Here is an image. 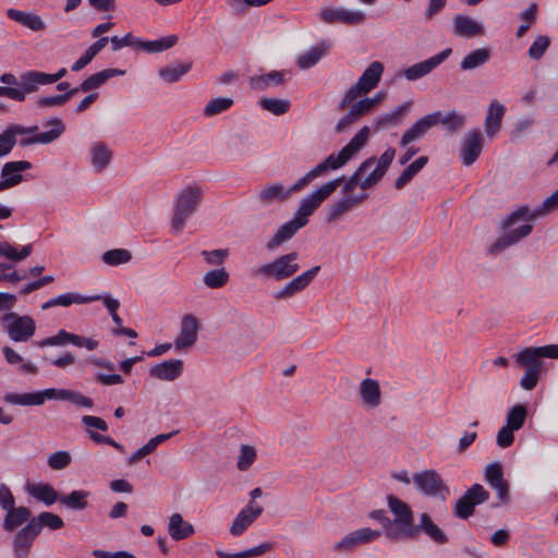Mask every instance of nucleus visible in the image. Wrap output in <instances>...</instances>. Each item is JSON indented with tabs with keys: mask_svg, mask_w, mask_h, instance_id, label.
<instances>
[{
	"mask_svg": "<svg viewBox=\"0 0 558 558\" xmlns=\"http://www.w3.org/2000/svg\"><path fill=\"white\" fill-rule=\"evenodd\" d=\"M549 45L550 40L547 36H537L527 50L529 57L533 60H539L545 54Z\"/></svg>",
	"mask_w": 558,
	"mask_h": 558,
	"instance_id": "obj_61",
	"label": "nucleus"
},
{
	"mask_svg": "<svg viewBox=\"0 0 558 558\" xmlns=\"http://www.w3.org/2000/svg\"><path fill=\"white\" fill-rule=\"evenodd\" d=\"M492 58V50L486 47L477 48L464 56L460 62L462 71H472L485 65Z\"/></svg>",
	"mask_w": 558,
	"mask_h": 558,
	"instance_id": "obj_42",
	"label": "nucleus"
},
{
	"mask_svg": "<svg viewBox=\"0 0 558 558\" xmlns=\"http://www.w3.org/2000/svg\"><path fill=\"white\" fill-rule=\"evenodd\" d=\"M32 518V512L27 507H14L7 511L2 527L7 532H13L24 523H27Z\"/></svg>",
	"mask_w": 558,
	"mask_h": 558,
	"instance_id": "obj_41",
	"label": "nucleus"
},
{
	"mask_svg": "<svg viewBox=\"0 0 558 558\" xmlns=\"http://www.w3.org/2000/svg\"><path fill=\"white\" fill-rule=\"evenodd\" d=\"M168 531L170 536L175 541L185 539L195 532L194 526L185 522L180 513H173L170 517Z\"/></svg>",
	"mask_w": 558,
	"mask_h": 558,
	"instance_id": "obj_43",
	"label": "nucleus"
},
{
	"mask_svg": "<svg viewBox=\"0 0 558 558\" xmlns=\"http://www.w3.org/2000/svg\"><path fill=\"white\" fill-rule=\"evenodd\" d=\"M53 397V388H48L45 390H38L34 392H25V393H15L10 392L3 397L4 402L12 405H41L46 400H52Z\"/></svg>",
	"mask_w": 558,
	"mask_h": 558,
	"instance_id": "obj_24",
	"label": "nucleus"
},
{
	"mask_svg": "<svg viewBox=\"0 0 558 558\" xmlns=\"http://www.w3.org/2000/svg\"><path fill=\"white\" fill-rule=\"evenodd\" d=\"M489 499V493L481 485H472L456 502L453 513L457 518L466 520L474 514L477 505Z\"/></svg>",
	"mask_w": 558,
	"mask_h": 558,
	"instance_id": "obj_11",
	"label": "nucleus"
},
{
	"mask_svg": "<svg viewBox=\"0 0 558 558\" xmlns=\"http://www.w3.org/2000/svg\"><path fill=\"white\" fill-rule=\"evenodd\" d=\"M330 49V44L326 40L320 41L316 46L311 47L307 51L298 57L296 64L302 70H307L318 63Z\"/></svg>",
	"mask_w": 558,
	"mask_h": 558,
	"instance_id": "obj_37",
	"label": "nucleus"
},
{
	"mask_svg": "<svg viewBox=\"0 0 558 558\" xmlns=\"http://www.w3.org/2000/svg\"><path fill=\"white\" fill-rule=\"evenodd\" d=\"M99 300H100L99 295L85 296L77 292H68V293L58 295L59 306H63V307L71 306L72 304H86V303H90V302H95V301H99Z\"/></svg>",
	"mask_w": 558,
	"mask_h": 558,
	"instance_id": "obj_55",
	"label": "nucleus"
},
{
	"mask_svg": "<svg viewBox=\"0 0 558 558\" xmlns=\"http://www.w3.org/2000/svg\"><path fill=\"white\" fill-rule=\"evenodd\" d=\"M505 112L506 107L500 101L496 99L490 101L484 121L487 136L494 137L499 132Z\"/></svg>",
	"mask_w": 558,
	"mask_h": 558,
	"instance_id": "obj_32",
	"label": "nucleus"
},
{
	"mask_svg": "<svg viewBox=\"0 0 558 558\" xmlns=\"http://www.w3.org/2000/svg\"><path fill=\"white\" fill-rule=\"evenodd\" d=\"M203 198V190L197 185H187L182 189L173 201L172 231L181 232L189 218L197 210Z\"/></svg>",
	"mask_w": 558,
	"mask_h": 558,
	"instance_id": "obj_4",
	"label": "nucleus"
},
{
	"mask_svg": "<svg viewBox=\"0 0 558 558\" xmlns=\"http://www.w3.org/2000/svg\"><path fill=\"white\" fill-rule=\"evenodd\" d=\"M89 160L95 172H104L111 163L113 151L108 144L104 142H95L89 147Z\"/></svg>",
	"mask_w": 558,
	"mask_h": 558,
	"instance_id": "obj_29",
	"label": "nucleus"
},
{
	"mask_svg": "<svg viewBox=\"0 0 558 558\" xmlns=\"http://www.w3.org/2000/svg\"><path fill=\"white\" fill-rule=\"evenodd\" d=\"M303 227H305L304 221H300L295 216H293L291 220L279 227L272 238L268 241L267 248L269 251L277 248L282 243L292 239L294 234Z\"/></svg>",
	"mask_w": 558,
	"mask_h": 558,
	"instance_id": "obj_31",
	"label": "nucleus"
},
{
	"mask_svg": "<svg viewBox=\"0 0 558 558\" xmlns=\"http://www.w3.org/2000/svg\"><path fill=\"white\" fill-rule=\"evenodd\" d=\"M485 480L496 490L499 500L506 504L508 501L509 487L504 478L502 466L499 462H493L486 466Z\"/></svg>",
	"mask_w": 558,
	"mask_h": 558,
	"instance_id": "obj_25",
	"label": "nucleus"
},
{
	"mask_svg": "<svg viewBox=\"0 0 558 558\" xmlns=\"http://www.w3.org/2000/svg\"><path fill=\"white\" fill-rule=\"evenodd\" d=\"M178 43L177 35L166 36L156 40L144 41L140 39L138 50L149 53L161 52L173 47Z\"/></svg>",
	"mask_w": 558,
	"mask_h": 558,
	"instance_id": "obj_48",
	"label": "nucleus"
},
{
	"mask_svg": "<svg viewBox=\"0 0 558 558\" xmlns=\"http://www.w3.org/2000/svg\"><path fill=\"white\" fill-rule=\"evenodd\" d=\"M453 28L456 35L465 38L484 34V26L482 23L461 14L453 17Z\"/></svg>",
	"mask_w": 558,
	"mask_h": 558,
	"instance_id": "obj_36",
	"label": "nucleus"
},
{
	"mask_svg": "<svg viewBox=\"0 0 558 558\" xmlns=\"http://www.w3.org/2000/svg\"><path fill=\"white\" fill-rule=\"evenodd\" d=\"M191 63H175L159 70V77L168 84L180 81L190 70Z\"/></svg>",
	"mask_w": 558,
	"mask_h": 558,
	"instance_id": "obj_49",
	"label": "nucleus"
},
{
	"mask_svg": "<svg viewBox=\"0 0 558 558\" xmlns=\"http://www.w3.org/2000/svg\"><path fill=\"white\" fill-rule=\"evenodd\" d=\"M25 490L31 497L46 506H51L54 502L60 501L58 492L48 483L27 484Z\"/></svg>",
	"mask_w": 558,
	"mask_h": 558,
	"instance_id": "obj_34",
	"label": "nucleus"
},
{
	"mask_svg": "<svg viewBox=\"0 0 558 558\" xmlns=\"http://www.w3.org/2000/svg\"><path fill=\"white\" fill-rule=\"evenodd\" d=\"M367 198L366 193L362 194H343L340 198L332 202L326 208V220L328 222H333L357 206L362 204Z\"/></svg>",
	"mask_w": 558,
	"mask_h": 558,
	"instance_id": "obj_16",
	"label": "nucleus"
},
{
	"mask_svg": "<svg viewBox=\"0 0 558 558\" xmlns=\"http://www.w3.org/2000/svg\"><path fill=\"white\" fill-rule=\"evenodd\" d=\"M289 72L270 71L266 74L254 75L250 77L248 84L255 92H265L270 88L281 86L286 83Z\"/></svg>",
	"mask_w": 558,
	"mask_h": 558,
	"instance_id": "obj_28",
	"label": "nucleus"
},
{
	"mask_svg": "<svg viewBox=\"0 0 558 558\" xmlns=\"http://www.w3.org/2000/svg\"><path fill=\"white\" fill-rule=\"evenodd\" d=\"M50 126L49 131L38 132L37 125L24 126L22 124H10L0 133V158L8 156L19 143L21 147L32 145H48L61 137L65 132V125L58 117L50 118L44 123Z\"/></svg>",
	"mask_w": 558,
	"mask_h": 558,
	"instance_id": "obj_3",
	"label": "nucleus"
},
{
	"mask_svg": "<svg viewBox=\"0 0 558 558\" xmlns=\"http://www.w3.org/2000/svg\"><path fill=\"white\" fill-rule=\"evenodd\" d=\"M343 180L344 177L341 175L331 181H328L302 198L300 206L294 214L296 219L304 221V225L306 226L310 216H312L314 211L322 205V203L337 190Z\"/></svg>",
	"mask_w": 558,
	"mask_h": 558,
	"instance_id": "obj_8",
	"label": "nucleus"
},
{
	"mask_svg": "<svg viewBox=\"0 0 558 558\" xmlns=\"http://www.w3.org/2000/svg\"><path fill=\"white\" fill-rule=\"evenodd\" d=\"M39 533L36 526L28 521L13 538V553L16 558H28L32 546Z\"/></svg>",
	"mask_w": 558,
	"mask_h": 558,
	"instance_id": "obj_23",
	"label": "nucleus"
},
{
	"mask_svg": "<svg viewBox=\"0 0 558 558\" xmlns=\"http://www.w3.org/2000/svg\"><path fill=\"white\" fill-rule=\"evenodd\" d=\"M74 95H76V89H70L60 95L39 97L36 105L39 108L59 107L69 101Z\"/></svg>",
	"mask_w": 558,
	"mask_h": 558,
	"instance_id": "obj_56",
	"label": "nucleus"
},
{
	"mask_svg": "<svg viewBox=\"0 0 558 558\" xmlns=\"http://www.w3.org/2000/svg\"><path fill=\"white\" fill-rule=\"evenodd\" d=\"M381 536V532L371 527H362L344 535L333 545V549L338 551H350L355 547L368 544Z\"/></svg>",
	"mask_w": 558,
	"mask_h": 558,
	"instance_id": "obj_17",
	"label": "nucleus"
},
{
	"mask_svg": "<svg viewBox=\"0 0 558 558\" xmlns=\"http://www.w3.org/2000/svg\"><path fill=\"white\" fill-rule=\"evenodd\" d=\"M253 148L252 140L246 135H235L228 143V149L233 156L251 154Z\"/></svg>",
	"mask_w": 558,
	"mask_h": 558,
	"instance_id": "obj_51",
	"label": "nucleus"
},
{
	"mask_svg": "<svg viewBox=\"0 0 558 558\" xmlns=\"http://www.w3.org/2000/svg\"><path fill=\"white\" fill-rule=\"evenodd\" d=\"M256 459V450L252 446L243 445L238 459V468L241 471L247 470Z\"/></svg>",
	"mask_w": 558,
	"mask_h": 558,
	"instance_id": "obj_63",
	"label": "nucleus"
},
{
	"mask_svg": "<svg viewBox=\"0 0 558 558\" xmlns=\"http://www.w3.org/2000/svg\"><path fill=\"white\" fill-rule=\"evenodd\" d=\"M90 493L83 489L72 490L68 495L60 496V504L74 511H82L88 507Z\"/></svg>",
	"mask_w": 558,
	"mask_h": 558,
	"instance_id": "obj_44",
	"label": "nucleus"
},
{
	"mask_svg": "<svg viewBox=\"0 0 558 558\" xmlns=\"http://www.w3.org/2000/svg\"><path fill=\"white\" fill-rule=\"evenodd\" d=\"M263 513V507L255 501H250L235 515L230 526V534L234 537L241 536Z\"/></svg>",
	"mask_w": 558,
	"mask_h": 558,
	"instance_id": "obj_20",
	"label": "nucleus"
},
{
	"mask_svg": "<svg viewBox=\"0 0 558 558\" xmlns=\"http://www.w3.org/2000/svg\"><path fill=\"white\" fill-rule=\"evenodd\" d=\"M415 538L420 533H424L434 543L444 545L448 543L447 534L433 521L432 517L423 512L420 514L418 523L414 524Z\"/></svg>",
	"mask_w": 558,
	"mask_h": 558,
	"instance_id": "obj_27",
	"label": "nucleus"
},
{
	"mask_svg": "<svg viewBox=\"0 0 558 558\" xmlns=\"http://www.w3.org/2000/svg\"><path fill=\"white\" fill-rule=\"evenodd\" d=\"M29 521L32 524H34V526H36V531L39 534L43 527L57 531L64 526V521L60 515L48 511L40 512L37 517H33Z\"/></svg>",
	"mask_w": 558,
	"mask_h": 558,
	"instance_id": "obj_45",
	"label": "nucleus"
},
{
	"mask_svg": "<svg viewBox=\"0 0 558 558\" xmlns=\"http://www.w3.org/2000/svg\"><path fill=\"white\" fill-rule=\"evenodd\" d=\"M111 48L113 51H118L123 47H132L138 49L140 38L128 33L123 37L112 36L110 37Z\"/></svg>",
	"mask_w": 558,
	"mask_h": 558,
	"instance_id": "obj_62",
	"label": "nucleus"
},
{
	"mask_svg": "<svg viewBox=\"0 0 558 558\" xmlns=\"http://www.w3.org/2000/svg\"><path fill=\"white\" fill-rule=\"evenodd\" d=\"M557 208L558 189L533 210L526 205L520 206L502 220L501 227L502 229L508 230V232L496 240V242L490 246L489 252L492 254L499 253L507 247L517 244L532 232L533 226L531 223L522 225L519 228H512L518 221L525 220L531 222L539 217L546 216Z\"/></svg>",
	"mask_w": 558,
	"mask_h": 558,
	"instance_id": "obj_2",
	"label": "nucleus"
},
{
	"mask_svg": "<svg viewBox=\"0 0 558 558\" xmlns=\"http://www.w3.org/2000/svg\"><path fill=\"white\" fill-rule=\"evenodd\" d=\"M72 462V456L66 450H59L51 453L47 459V464L51 470L61 471L68 468Z\"/></svg>",
	"mask_w": 558,
	"mask_h": 558,
	"instance_id": "obj_59",
	"label": "nucleus"
},
{
	"mask_svg": "<svg viewBox=\"0 0 558 558\" xmlns=\"http://www.w3.org/2000/svg\"><path fill=\"white\" fill-rule=\"evenodd\" d=\"M542 357L558 359V344L525 348L515 355V361L525 368H542Z\"/></svg>",
	"mask_w": 558,
	"mask_h": 558,
	"instance_id": "obj_13",
	"label": "nucleus"
},
{
	"mask_svg": "<svg viewBox=\"0 0 558 558\" xmlns=\"http://www.w3.org/2000/svg\"><path fill=\"white\" fill-rule=\"evenodd\" d=\"M428 162L426 156H421L412 163H410L396 179L395 187L397 190L403 189Z\"/></svg>",
	"mask_w": 558,
	"mask_h": 558,
	"instance_id": "obj_46",
	"label": "nucleus"
},
{
	"mask_svg": "<svg viewBox=\"0 0 558 558\" xmlns=\"http://www.w3.org/2000/svg\"><path fill=\"white\" fill-rule=\"evenodd\" d=\"M387 506L393 515V519H390V526L393 532L392 541L414 539L415 523L411 507L393 495H388Z\"/></svg>",
	"mask_w": 558,
	"mask_h": 558,
	"instance_id": "obj_5",
	"label": "nucleus"
},
{
	"mask_svg": "<svg viewBox=\"0 0 558 558\" xmlns=\"http://www.w3.org/2000/svg\"><path fill=\"white\" fill-rule=\"evenodd\" d=\"M233 99L229 97L213 98L204 108V116L214 117L220 114L231 108Z\"/></svg>",
	"mask_w": 558,
	"mask_h": 558,
	"instance_id": "obj_54",
	"label": "nucleus"
},
{
	"mask_svg": "<svg viewBox=\"0 0 558 558\" xmlns=\"http://www.w3.org/2000/svg\"><path fill=\"white\" fill-rule=\"evenodd\" d=\"M77 335L71 333L64 329H61L57 332V335L47 337L40 341H38L36 344L39 348H46V347H61L65 345L68 343H71L75 345V341H77Z\"/></svg>",
	"mask_w": 558,
	"mask_h": 558,
	"instance_id": "obj_50",
	"label": "nucleus"
},
{
	"mask_svg": "<svg viewBox=\"0 0 558 558\" xmlns=\"http://www.w3.org/2000/svg\"><path fill=\"white\" fill-rule=\"evenodd\" d=\"M320 270V266H314L311 269L302 272L301 275L294 277L288 283H286L281 289L277 290L274 293V298L276 300H288L295 294L304 291L310 283L314 280L317 274Z\"/></svg>",
	"mask_w": 558,
	"mask_h": 558,
	"instance_id": "obj_18",
	"label": "nucleus"
},
{
	"mask_svg": "<svg viewBox=\"0 0 558 558\" xmlns=\"http://www.w3.org/2000/svg\"><path fill=\"white\" fill-rule=\"evenodd\" d=\"M484 137L480 130L466 132L462 138L460 157L464 166L473 165L482 153Z\"/></svg>",
	"mask_w": 558,
	"mask_h": 558,
	"instance_id": "obj_19",
	"label": "nucleus"
},
{
	"mask_svg": "<svg viewBox=\"0 0 558 558\" xmlns=\"http://www.w3.org/2000/svg\"><path fill=\"white\" fill-rule=\"evenodd\" d=\"M298 258L296 252L278 256L274 260L259 266L254 270V274L262 278L274 279L275 281L286 280L299 271Z\"/></svg>",
	"mask_w": 558,
	"mask_h": 558,
	"instance_id": "obj_6",
	"label": "nucleus"
},
{
	"mask_svg": "<svg viewBox=\"0 0 558 558\" xmlns=\"http://www.w3.org/2000/svg\"><path fill=\"white\" fill-rule=\"evenodd\" d=\"M368 137L369 128L363 126L338 154H330L289 189H284L281 183L264 186L258 193L259 202L266 206L275 202L286 201L292 193L304 189L315 179L324 177L327 171L342 168L367 144Z\"/></svg>",
	"mask_w": 558,
	"mask_h": 558,
	"instance_id": "obj_1",
	"label": "nucleus"
},
{
	"mask_svg": "<svg viewBox=\"0 0 558 558\" xmlns=\"http://www.w3.org/2000/svg\"><path fill=\"white\" fill-rule=\"evenodd\" d=\"M102 262L107 265L118 266L121 264L129 263L132 258L130 251L124 248H114L107 251L102 254Z\"/></svg>",
	"mask_w": 558,
	"mask_h": 558,
	"instance_id": "obj_58",
	"label": "nucleus"
},
{
	"mask_svg": "<svg viewBox=\"0 0 558 558\" xmlns=\"http://www.w3.org/2000/svg\"><path fill=\"white\" fill-rule=\"evenodd\" d=\"M183 373V361L180 359H170L155 364L149 368V375L156 379L173 381Z\"/></svg>",
	"mask_w": 558,
	"mask_h": 558,
	"instance_id": "obj_26",
	"label": "nucleus"
},
{
	"mask_svg": "<svg viewBox=\"0 0 558 558\" xmlns=\"http://www.w3.org/2000/svg\"><path fill=\"white\" fill-rule=\"evenodd\" d=\"M229 274L225 268H216L204 275L203 281L205 286L211 289H218L227 284Z\"/></svg>",
	"mask_w": 558,
	"mask_h": 558,
	"instance_id": "obj_53",
	"label": "nucleus"
},
{
	"mask_svg": "<svg viewBox=\"0 0 558 558\" xmlns=\"http://www.w3.org/2000/svg\"><path fill=\"white\" fill-rule=\"evenodd\" d=\"M451 53L452 49L446 48L441 52L407 68L403 70L402 75L408 81H417L433 72L437 66L445 62Z\"/></svg>",
	"mask_w": 558,
	"mask_h": 558,
	"instance_id": "obj_15",
	"label": "nucleus"
},
{
	"mask_svg": "<svg viewBox=\"0 0 558 558\" xmlns=\"http://www.w3.org/2000/svg\"><path fill=\"white\" fill-rule=\"evenodd\" d=\"M31 253H32V244L23 246L21 252H17V250L15 247H13L12 245H10L7 242L0 244V255L4 256L11 260H15V262L23 260L26 257H28L31 255Z\"/></svg>",
	"mask_w": 558,
	"mask_h": 558,
	"instance_id": "obj_60",
	"label": "nucleus"
},
{
	"mask_svg": "<svg viewBox=\"0 0 558 558\" xmlns=\"http://www.w3.org/2000/svg\"><path fill=\"white\" fill-rule=\"evenodd\" d=\"M318 17L326 24L341 23L347 25H360L364 23L366 15L361 10L345 8L326 7L320 10Z\"/></svg>",
	"mask_w": 558,
	"mask_h": 558,
	"instance_id": "obj_12",
	"label": "nucleus"
},
{
	"mask_svg": "<svg viewBox=\"0 0 558 558\" xmlns=\"http://www.w3.org/2000/svg\"><path fill=\"white\" fill-rule=\"evenodd\" d=\"M1 324L8 337L14 342H26L36 331V323L33 317L15 312L5 313L1 317Z\"/></svg>",
	"mask_w": 558,
	"mask_h": 558,
	"instance_id": "obj_9",
	"label": "nucleus"
},
{
	"mask_svg": "<svg viewBox=\"0 0 558 558\" xmlns=\"http://www.w3.org/2000/svg\"><path fill=\"white\" fill-rule=\"evenodd\" d=\"M440 122V111L426 114L413 123L402 135L400 146L407 147L412 142L423 137L430 128Z\"/></svg>",
	"mask_w": 558,
	"mask_h": 558,
	"instance_id": "obj_21",
	"label": "nucleus"
},
{
	"mask_svg": "<svg viewBox=\"0 0 558 558\" xmlns=\"http://www.w3.org/2000/svg\"><path fill=\"white\" fill-rule=\"evenodd\" d=\"M198 329V319L192 314L184 315L181 320L179 336L174 340L175 350L181 351L193 347L197 341Z\"/></svg>",
	"mask_w": 558,
	"mask_h": 558,
	"instance_id": "obj_22",
	"label": "nucleus"
},
{
	"mask_svg": "<svg viewBox=\"0 0 558 558\" xmlns=\"http://www.w3.org/2000/svg\"><path fill=\"white\" fill-rule=\"evenodd\" d=\"M259 106L263 110L269 111L275 116H281L289 111L291 104L288 99L262 98Z\"/></svg>",
	"mask_w": 558,
	"mask_h": 558,
	"instance_id": "obj_52",
	"label": "nucleus"
},
{
	"mask_svg": "<svg viewBox=\"0 0 558 558\" xmlns=\"http://www.w3.org/2000/svg\"><path fill=\"white\" fill-rule=\"evenodd\" d=\"M525 418L526 408L522 404H517L509 410L506 425L512 429L519 430L523 426Z\"/></svg>",
	"mask_w": 558,
	"mask_h": 558,
	"instance_id": "obj_57",
	"label": "nucleus"
},
{
	"mask_svg": "<svg viewBox=\"0 0 558 558\" xmlns=\"http://www.w3.org/2000/svg\"><path fill=\"white\" fill-rule=\"evenodd\" d=\"M412 482L417 490L426 497L445 501L450 495L448 485L435 470H424L415 473Z\"/></svg>",
	"mask_w": 558,
	"mask_h": 558,
	"instance_id": "obj_10",
	"label": "nucleus"
},
{
	"mask_svg": "<svg viewBox=\"0 0 558 558\" xmlns=\"http://www.w3.org/2000/svg\"><path fill=\"white\" fill-rule=\"evenodd\" d=\"M384 73V65L379 61L372 62L359 77L357 82L353 84L343 95L341 101L339 102L340 109L347 108L349 105L353 102L355 98H357L362 94H367L372 89H374Z\"/></svg>",
	"mask_w": 558,
	"mask_h": 558,
	"instance_id": "obj_7",
	"label": "nucleus"
},
{
	"mask_svg": "<svg viewBox=\"0 0 558 558\" xmlns=\"http://www.w3.org/2000/svg\"><path fill=\"white\" fill-rule=\"evenodd\" d=\"M395 156L396 149L392 147L387 148L379 157L376 168L365 177V181L362 185L364 187L375 186L388 171Z\"/></svg>",
	"mask_w": 558,
	"mask_h": 558,
	"instance_id": "obj_30",
	"label": "nucleus"
},
{
	"mask_svg": "<svg viewBox=\"0 0 558 558\" xmlns=\"http://www.w3.org/2000/svg\"><path fill=\"white\" fill-rule=\"evenodd\" d=\"M52 400H66L77 407L87 408V409H90L94 407V401L90 398L85 397L81 392L70 390V389L53 388Z\"/></svg>",
	"mask_w": 558,
	"mask_h": 558,
	"instance_id": "obj_47",
	"label": "nucleus"
},
{
	"mask_svg": "<svg viewBox=\"0 0 558 558\" xmlns=\"http://www.w3.org/2000/svg\"><path fill=\"white\" fill-rule=\"evenodd\" d=\"M376 163V158L373 156V157H368L367 159H365L359 167L357 169L353 172V174L347 179L342 185V193L348 195V194H353V191L355 190V187H360L361 190L363 191H366L368 190L369 187H364L362 184L363 182L365 181V177L362 178L368 170H371V168H373V166Z\"/></svg>",
	"mask_w": 558,
	"mask_h": 558,
	"instance_id": "obj_33",
	"label": "nucleus"
},
{
	"mask_svg": "<svg viewBox=\"0 0 558 558\" xmlns=\"http://www.w3.org/2000/svg\"><path fill=\"white\" fill-rule=\"evenodd\" d=\"M33 168L32 162L27 160L8 161L1 167L0 171V193L17 186L26 179L23 172Z\"/></svg>",
	"mask_w": 558,
	"mask_h": 558,
	"instance_id": "obj_14",
	"label": "nucleus"
},
{
	"mask_svg": "<svg viewBox=\"0 0 558 558\" xmlns=\"http://www.w3.org/2000/svg\"><path fill=\"white\" fill-rule=\"evenodd\" d=\"M439 123L444 124L449 131L454 132L464 125L465 118L464 116L457 112H450L446 116H442L440 112Z\"/></svg>",
	"mask_w": 558,
	"mask_h": 558,
	"instance_id": "obj_64",
	"label": "nucleus"
},
{
	"mask_svg": "<svg viewBox=\"0 0 558 558\" xmlns=\"http://www.w3.org/2000/svg\"><path fill=\"white\" fill-rule=\"evenodd\" d=\"M5 14L10 20L20 23L33 32L44 31L46 28V24L43 19L35 13L24 12L16 9H8Z\"/></svg>",
	"mask_w": 558,
	"mask_h": 558,
	"instance_id": "obj_38",
	"label": "nucleus"
},
{
	"mask_svg": "<svg viewBox=\"0 0 558 558\" xmlns=\"http://www.w3.org/2000/svg\"><path fill=\"white\" fill-rule=\"evenodd\" d=\"M409 106H410V102L407 101V102L396 107L393 110L375 118L374 119L375 130L376 131L386 130L391 126H397V125L401 124Z\"/></svg>",
	"mask_w": 558,
	"mask_h": 558,
	"instance_id": "obj_39",
	"label": "nucleus"
},
{
	"mask_svg": "<svg viewBox=\"0 0 558 558\" xmlns=\"http://www.w3.org/2000/svg\"><path fill=\"white\" fill-rule=\"evenodd\" d=\"M360 396L364 405L371 409L377 408L381 402L379 384L372 378H365L360 385Z\"/></svg>",
	"mask_w": 558,
	"mask_h": 558,
	"instance_id": "obj_40",
	"label": "nucleus"
},
{
	"mask_svg": "<svg viewBox=\"0 0 558 558\" xmlns=\"http://www.w3.org/2000/svg\"><path fill=\"white\" fill-rule=\"evenodd\" d=\"M125 74V71L120 69H106L100 72L94 73L87 78H85L80 86L74 87L76 89V94L78 92H89L96 88H99L102 84H105L109 78L114 76H122Z\"/></svg>",
	"mask_w": 558,
	"mask_h": 558,
	"instance_id": "obj_35",
	"label": "nucleus"
}]
</instances>
